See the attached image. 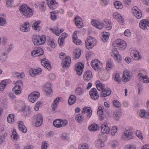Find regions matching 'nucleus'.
<instances>
[{
	"label": "nucleus",
	"instance_id": "33",
	"mask_svg": "<svg viewBox=\"0 0 149 149\" xmlns=\"http://www.w3.org/2000/svg\"><path fill=\"white\" fill-rule=\"evenodd\" d=\"M139 52L136 50H133L131 52V55L136 60H139L141 59Z\"/></svg>",
	"mask_w": 149,
	"mask_h": 149
},
{
	"label": "nucleus",
	"instance_id": "38",
	"mask_svg": "<svg viewBox=\"0 0 149 149\" xmlns=\"http://www.w3.org/2000/svg\"><path fill=\"white\" fill-rule=\"evenodd\" d=\"M75 119L78 123H81L84 121V117L81 114H79L76 116Z\"/></svg>",
	"mask_w": 149,
	"mask_h": 149
},
{
	"label": "nucleus",
	"instance_id": "60",
	"mask_svg": "<svg viewBox=\"0 0 149 149\" xmlns=\"http://www.w3.org/2000/svg\"><path fill=\"white\" fill-rule=\"evenodd\" d=\"M86 108L87 109L86 110V112L89 113L87 115V116L88 118H90L92 114V111L90 107H86Z\"/></svg>",
	"mask_w": 149,
	"mask_h": 149
},
{
	"label": "nucleus",
	"instance_id": "8",
	"mask_svg": "<svg viewBox=\"0 0 149 149\" xmlns=\"http://www.w3.org/2000/svg\"><path fill=\"white\" fill-rule=\"evenodd\" d=\"M91 66L96 70H100L102 67V63L97 59L93 60L91 63Z\"/></svg>",
	"mask_w": 149,
	"mask_h": 149
},
{
	"label": "nucleus",
	"instance_id": "36",
	"mask_svg": "<svg viewBox=\"0 0 149 149\" xmlns=\"http://www.w3.org/2000/svg\"><path fill=\"white\" fill-rule=\"evenodd\" d=\"M60 97H58L54 100V102L52 104V110L55 111L57 108V106L58 104V102L60 101Z\"/></svg>",
	"mask_w": 149,
	"mask_h": 149
},
{
	"label": "nucleus",
	"instance_id": "43",
	"mask_svg": "<svg viewBox=\"0 0 149 149\" xmlns=\"http://www.w3.org/2000/svg\"><path fill=\"white\" fill-rule=\"evenodd\" d=\"M109 33L107 32H104L103 33L102 40L104 42H107L108 40Z\"/></svg>",
	"mask_w": 149,
	"mask_h": 149
},
{
	"label": "nucleus",
	"instance_id": "63",
	"mask_svg": "<svg viewBox=\"0 0 149 149\" xmlns=\"http://www.w3.org/2000/svg\"><path fill=\"white\" fill-rule=\"evenodd\" d=\"M146 111L144 109H143L141 110L139 113V115L142 118H144V117H145V114H146Z\"/></svg>",
	"mask_w": 149,
	"mask_h": 149
},
{
	"label": "nucleus",
	"instance_id": "51",
	"mask_svg": "<svg viewBox=\"0 0 149 149\" xmlns=\"http://www.w3.org/2000/svg\"><path fill=\"white\" fill-rule=\"evenodd\" d=\"M96 146L97 147H102L104 146V143L101 139H99L96 142Z\"/></svg>",
	"mask_w": 149,
	"mask_h": 149
},
{
	"label": "nucleus",
	"instance_id": "56",
	"mask_svg": "<svg viewBox=\"0 0 149 149\" xmlns=\"http://www.w3.org/2000/svg\"><path fill=\"white\" fill-rule=\"evenodd\" d=\"M22 110L23 113L25 115L28 114L30 112V110L28 107H24L22 108Z\"/></svg>",
	"mask_w": 149,
	"mask_h": 149
},
{
	"label": "nucleus",
	"instance_id": "23",
	"mask_svg": "<svg viewBox=\"0 0 149 149\" xmlns=\"http://www.w3.org/2000/svg\"><path fill=\"white\" fill-rule=\"evenodd\" d=\"M111 56L114 58L116 59L117 61L118 62H120L122 59L121 57L119 54L118 52L115 49L113 50L111 53Z\"/></svg>",
	"mask_w": 149,
	"mask_h": 149
},
{
	"label": "nucleus",
	"instance_id": "25",
	"mask_svg": "<svg viewBox=\"0 0 149 149\" xmlns=\"http://www.w3.org/2000/svg\"><path fill=\"white\" fill-rule=\"evenodd\" d=\"M110 128L107 124H103L101 126V131L103 134H108L109 132Z\"/></svg>",
	"mask_w": 149,
	"mask_h": 149
},
{
	"label": "nucleus",
	"instance_id": "10",
	"mask_svg": "<svg viewBox=\"0 0 149 149\" xmlns=\"http://www.w3.org/2000/svg\"><path fill=\"white\" fill-rule=\"evenodd\" d=\"M39 96L40 93L35 91L29 95L28 99L30 102L33 103L36 102Z\"/></svg>",
	"mask_w": 149,
	"mask_h": 149
},
{
	"label": "nucleus",
	"instance_id": "5",
	"mask_svg": "<svg viewBox=\"0 0 149 149\" xmlns=\"http://www.w3.org/2000/svg\"><path fill=\"white\" fill-rule=\"evenodd\" d=\"M23 85L22 82L21 81H18L15 84V86L13 88V90L16 95L20 94L21 92V86Z\"/></svg>",
	"mask_w": 149,
	"mask_h": 149
},
{
	"label": "nucleus",
	"instance_id": "35",
	"mask_svg": "<svg viewBox=\"0 0 149 149\" xmlns=\"http://www.w3.org/2000/svg\"><path fill=\"white\" fill-rule=\"evenodd\" d=\"M51 85L50 83L46 84L45 86V90L47 95H50L52 92Z\"/></svg>",
	"mask_w": 149,
	"mask_h": 149
},
{
	"label": "nucleus",
	"instance_id": "64",
	"mask_svg": "<svg viewBox=\"0 0 149 149\" xmlns=\"http://www.w3.org/2000/svg\"><path fill=\"white\" fill-rule=\"evenodd\" d=\"M111 147L113 148H115L118 145V142L116 141H113L111 142Z\"/></svg>",
	"mask_w": 149,
	"mask_h": 149
},
{
	"label": "nucleus",
	"instance_id": "18",
	"mask_svg": "<svg viewBox=\"0 0 149 149\" xmlns=\"http://www.w3.org/2000/svg\"><path fill=\"white\" fill-rule=\"evenodd\" d=\"M89 93L91 97L93 99L96 100L99 97L97 90L95 88H93L91 89Z\"/></svg>",
	"mask_w": 149,
	"mask_h": 149
},
{
	"label": "nucleus",
	"instance_id": "44",
	"mask_svg": "<svg viewBox=\"0 0 149 149\" xmlns=\"http://www.w3.org/2000/svg\"><path fill=\"white\" fill-rule=\"evenodd\" d=\"M88 129L90 131H95L97 130L98 126L96 124H93L89 125Z\"/></svg>",
	"mask_w": 149,
	"mask_h": 149
},
{
	"label": "nucleus",
	"instance_id": "46",
	"mask_svg": "<svg viewBox=\"0 0 149 149\" xmlns=\"http://www.w3.org/2000/svg\"><path fill=\"white\" fill-rule=\"evenodd\" d=\"M113 63L111 60H108L107 62L106 69L107 70L111 69L113 67Z\"/></svg>",
	"mask_w": 149,
	"mask_h": 149
},
{
	"label": "nucleus",
	"instance_id": "34",
	"mask_svg": "<svg viewBox=\"0 0 149 149\" xmlns=\"http://www.w3.org/2000/svg\"><path fill=\"white\" fill-rule=\"evenodd\" d=\"M50 29L51 31L58 36H59L60 33L63 32L64 31L63 29H60L59 32L57 27H55L54 28H51Z\"/></svg>",
	"mask_w": 149,
	"mask_h": 149
},
{
	"label": "nucleus",
	"instance_id": "17",
	"mask_svg": "<svg viewBox=\"0 0 149 149\" xmlns=\"http://www.w3.org/2000/svg\"><path fill=\"white\" fill-rule=\"evenodd\" d=\"M47 4L51 10H54L58 6L57 3L55 0H46Z\"/></svg>",
	"mask_w": 149,
	"mask_h": 149
},
{
	"label": "nucleus",
	"instance_id": "16",
	"mask_svg": "<svg viewBox=\"0 0 149 149\" xmlns=\"http://www.w3.org/2000/svg\"><path fill=\"white\" fill-rule=\"evenodd\" d=\"M91 23L93 26L99 29H102L104 26L103 22L100 21L93 20Z\"/></svg>",
	"mask_w": 149,
	"mask_h": 149
},
{
	"label": "nucleus",
	"instance_id": "11",
	"mask_svg": "<svg viewBox=\"0 0 149 149\" xmlns=\"http://www.w3.org/2000/svg\"><path fill=\"white\" fill-rule=\"evenodd\" d=\"M71 63V58L70 57L67 56L62 62V65L64 69H67L70 66Z\"/></svg>",
	"mask_w": 149,
	"mask_h": 149
},
{
	"label": "nucleus",
	"instance_id": "12",
	"mask_svg": "<svg viewBox=\"0 0 149 149\" xmlns=\"http://www.w3.org/2000/svg\"><path fill=\"white\" fill-rule=\"evenodd\" d=\"M140 27L143 30L148 29L149 28V21L146 19L141 20L139 23Z\"/></svg>",
	"mask_w": 149,
	"mask_h": 149
},
{
	"label": "nucleus",
	"instance_id": "4",
	"mask_svg": "<svg viewBox=\"0 0 149 149\" xmlns=\"http://www.w3.org/2000/svg\"><path fill=\"white\" fill-rule=\"evenodd\" d=\"M113 44L116 45V47H117L119 49L121 50L125 49L127 47L126 42L120 39H117L114 41Z\"/></svg>",
	"mask_w": 149,
	"mask_h": 149
},
{
	"label": "nucleus",
	"instance_id": "22",
	"mask_svg": "<svg viewBox=\"0 0 149 149\" xmlns=\"http://www.w3.org/2000/svg\"><path fill=\"white\" fill-rule=\"evenodd\" d=\"M132 135V133L131 131V130L128 129L125 130L124 132V135L123 137L124 139H131Z\"/></svg>",
	"mask_w": 149,
	"mask_h": 149
},
{
	"label": "nucleus",
	"instance_id": "24",
	"mask_svg": "<svg viewBox=\"0 0 149 149\" xmlns=\"http://www.w3.org/2000/svg\"><path fill=\"white\" fill-rule=\"evenodd\" d=\"M113 16L115 19H117L120 24L122 25L124 24V18L120 14H119L116 13H115L113 15Z\"/></svg>",
	"mask_w": 149,
	"mask_h": 149
},
{
	"label": "nucleus",
	"instance_id": "55",
	"mask_svg": "<svg viewBox=\"0 0 149 149\" xmlns=\"http://www.w3.org/2000/svg\"><path fill=\"white\" fill-rule=\"evenodd\" d=\"M136 136L141 139H143V137L142 134V133L140 130H137L136 132Z\"/></svg>",
	"mask_w": 149,
	"mask_h": 149
},
{
	"label": "nucleus",
	"instance_id": "20",
	"mask_svg": "<svg viewBox=\"0 0 149 149\" xmlns=\"http://www.w3.org/2000/svg\"><path fill=\"white\" fill-rule=\"evenodd\" d=\"M42 71V69L40 68L35 69H31L29 70L30 74L32 77H34L37 75L40 74Z\"/></svg>",
	"mask_w": 149,
	"mask_h": 149
},
{
	"label": "nucleus",
	"instance_id": "39",
	"mask_svg": "<svg viewBox=\"0 0 149 149\" xmlns=\"http://www.w3.org/2000/svg\"><path fill=\"white\" fill-rule=\"evenodd\" d=\"M76 100V97L75 96L73 95H71L68 100L69 104L71 105L75 103Z\"/></svg>",
	"mask_w": 149,
	"mask_h": 149
},
{
	"label": "nucleus",
	"instance_id": "26",
	"mask_svg": "<svg viewBox=\"0 0 149 149\" xmlns=\"http://www.w3.org/2000/svg\"><path fill=\"white\" fill-rule=\"evenodd\" d=\"M138 76L139 79L142 82L145 83H148L149 82V78L147 76H144L141 73H139Z\"/></svg>",
	"mask_w": 149,
	"mask_h": 149
},
{
	"label": "nucleus",
	"instance_id": "57",
	"mask_svg": "<svg viewBox=\"0 0 149 149\" xmlns=\"http://www.w3.org/2000/svg\"><path fill=\"white\" fill-rule=\"evenodd\" d=\"M6 85V83L5 81L3 80L1 82L0 84V89L3 90L5 88Z\"/></svg>",
	"mask_w": 149,
	"mask_h": 149
},
{
	"label": "nucleus",
	"instance_id": "19",
	"mask_svg": "<svg viewBox=\"0 0 149 149\" xmlns=\"http://www.w3.org/2000/svg\"><path fill=\"white\" fill-rule=\"evenodd\" d=\"M42 65L48 70L51 68L50 62L47 59H42L41 61Z\"/></svg>",
	"mask_w": 149,
	"mask_h": 149
},
{
	"label": "nucleus",
	"instance_id": "9",
	"mask_svg": "<svg viewBox=\"0 0 149 149\" xmlns=\"http://www.w3.org/2000/svg\"><path fill=\"white\" fill-rule=\"evenodd\" d=\"M43 54V50L42 48L40 47H35L31 52V56L34 57L42 55Z\"/></svg>",
	"mask_w": 149,
	"mask_h": 149
},
{
	"label": "nucleus",
	"instance_id": "50",
	"mask_svg": "<svg viewBox=\"0 0 149 149\" xmlns=\"http://www.w3.org/2000/svg\"><path fill=\"white\" fill-rule=\"evenodd\" d=\"M49 146V145L47 141H43L41 144V149H47Z\"/></svg>",
	"mask_w": 149,
	"mask_h": 149
},
{
	"label": "nucleus",
	"instance_id": "29",
	"mask_svg": "<svg viewBox=\"0 0 149 149\" xmlns=\"http://www.w3.org/2000/svg\"><path fill=\"white\" fill-rule=\"evenodd\" d=\"M41 21L39 20L35 21L33 24L32 27L33 29L37 31H38L40 30L41 27L39 25L41 23Z\"/></svg>",
	"mask_w": 149,
	"mask_h": 149
},
{
	"label": "nucleus",
	"instance_id": "14",
	"mask_svg": "<svg viewBox=\"0 0 149 149\" xmlns=\"http://www.w3.org/2000/svg\"><path fill=\"white\" fill-rule=\"evenodd\" d=\"M30 25L28 22H26L20 27V30L23 32H27L30 31Z\"/></svg>",
	"mask_w": 149,
	"mask_h": 149
},
{
	"label": "nucleus",
	"instance_id": "28",
	"mask_svg": "<svg viewBox=\"0 0 149 149\" xmlns=\"http://www.w3.org/2000/svg\"><path fill=\"white\" fill-rule=\"evenodd\" d=\"M75 24L79 28H81L83 26L82 19L79 17H77L75 19Z\"/></svg>",
	"mask_w": 149,
	"mask_h": 149
},
{
	"label": "nucleus",
	"instance_id": "6",
	"mask_svg": "<svg viewBox=\"0 0 149 149\" xmlns=\"http://www.w3.org/2000/svg\"><path fill=\"white\" fill-rule=\"evenodd\" d=\"M68 124V121L66 120L56 119L53 123L54 125L57 128L65 126Z\"/></svg>",
	"mask_w": 149,
	"mask_h": 149
},
{
	"label": "nucleus",
	"instance_id": "49",
	"mask_svg": "<svg viewBox=\"0 0 149 149\" xmlns=\"http://www.w3.org/2000/svg\"><path fill=\"white\" fill-rule=\"evenodd\" d=\"M113 79L116 81L120 83L121 81L120 75L118 73H115L113 76Z\"/></svg>",
	"mask_w": 149,
	"mask_h": 149
},
{
	"label": "nucleus",
	"instance_id": "54",
	"mask_svg": "<svg viewBox=\"0 0 149 149\" xmlns=\"http://www.w3.org/2000/svg\"><path fill=\"white\" fill-rule=\"evenodd\" d=\"M79 149H89L88 145L86 143L80 144L79 146Z\"/></svg>",
	"mask_w": 149,
	"mask_h": 149
},
{
	"label": "nucleus",
	"instance_id": "30",
	"mask_svg": "<svg viewBox=\"0 0 149 149\" xmlns=\"http://www.w3.org/2000/svg\"><path fill=\"white\" fill-rule=\"evenodd\" d=\"M92 78V73L91 71L88 70L86 72L84 75V78L85 80L89 81Z\"/></svg>",
	"mask_w": 149,
	"mask_h": 149
},
{
	"label": "nucleus",
	"instance_id": "53",
	"mask_svg": "<svg viewBox=\"0 0 149 149\" xmlns=\"http://www.w3.org/2000/svg\"><path fill=\"white\" fill-rule=\"evenodd\" d=\"M25 75L24 74L23 72L19 73L18 72H15V73L14 76L20 79L23 78L25 76Z\"/></svg>",
	"mask_w": 149,
	"mask_h": 149
},
{
	"label": "nucleus",
	"instance_id": "42",
	"mask_svg": "<svg viewBox=\"0 0 149 149\" xmlns=\"http://www.w3.org/2000/svg\"><path fill=\"white\" fill-rule=\"evenodd\" d=\"M115 7L118 9H122L123 7V5L122 3L120 1H116L114 3Z\"/></svg>",
	"mask_w": 149,
	"mask_h": 149
},
{
	"label": "nucleus",
	"instance_id": "40",
	"mask_svg": "<svg viewBox=\"0 0 149 149\" xmlns=\"http://www.w3.org/2000/svg\"><path fill=\"white\" fill-rule=\"evenodd\" d=\"M11 138L13 141H16L18 138V135L16 132L15 129H14L13 131Z\"/></svg>",
	"mask_w": 149,
	"mask_h": 149
},
{
	"label": "nucleus",
	"instance_id": "32",
	"mask_svg": "<svg viewBox=\"0 0 149 149\" xmlns=\"http://www.w3.org/2000/svg\"><path fill=\"white\" fill-rule=\"evenodd\" d=\"M23 124L24 123L22 121H19L18 123V128L19 130L23 133H26L27 131V129Z\"/></svg>",
	"mask_w": 149,
	"mask_h": 149
},
{
	"label": "nucleus",
	"instance_id": "7",
	"mask_svg": "<svg viewBox=\"0 0 149 149\" xmlns=\"http://www.w3.org/2000/svg\"><path fill=\"white\" fill-rule=\"evenodd\" d=\"M132 77V73L130 71L126 70L123 72L122 80L124 82H126L130 81Z\"/></svg>",
	"mask_w": 149,
	"mask_h": 149
},
{
	"label": "nucleus",
	"instance_id": "31",
	"mask_svg": "<svg viewBox=\"0 0 149 149\" xmlns=\"http://www.w3.org/2000/svg\"><path fill=\"white\" fill-rule=\"evenodd\" d=\"M111 90L108 88H104L102 91L100 97H105L109 96L111 93Z\"/></svg>",
	"mask_w": 149,
	"mask_h": 149
},
{
	"label": "nucleus",
	"instance_id": "27",
	"mask_svg": "<svg viewBox=\"0 0 149 149\" xmlns=\"http://www.w3.org/2000/svg\"><path fill=\"white\" fill-rule=\"evenodd\" d=\"M77 31H75L73 33V40L74 43L77 45H81L82 44V42L81 40L77 39Z\"/></svg>",
	"mask_w": 149,
	"mask_h": 149
},
{
	"label": "nucleus",
	"instance_id": "62",
	"mask_svg": "<svg viewBox=\"0 0 149 149\" xmlns=\"http://www.w3.org/2000/svg\"><path fill=\"white\" fill-rule=\"evenodd\" d=\"M6 23V20L5 19L0 17V25L3 26Z\"/></svg>",
	"mask_w": 149,
	"mask_h": 149
},
{
	"label": "nucleus",
	"instance_id": "45",
	"mask_svg": "<svg viewBox=\"0 0 149 149\" xmlns=\"http://www.w3.org/2000/svg\"><path fill=\"white\" fill-rule=\"evenodd\" d=\"M14 115L11 114L9 115L7 118V121L10 123H12L14 122Z\"/></svg>",
	"mask_w": 149,
	"mask_h": 149
},
{
	"label": "nucleus",
	"instance_id": "52",
	"mask_svg": "<svg viewBox=\"0 0 149 149\" xmlns=\"http://www.w3.org/2000/svg\"><path fill=\"white\" fill-rule=\"evenodd\" d=\"M84 92V90L81 87H77L75 90V93L76 95H80L83 94Z\"/></svg>",
	"mask_w": 149,
	"mask_h": 149
},
{
	"label": "nucleus",
	"instance_id": "1",
	"mask_svg": "<svg viewBox=\"0 0 149 149\" xmlns=\"http://www.w3.org/2000/svg\"><path fill=\"white\" fill-rule=\"evenodd\" d=\"M19 10L21 15L26 18L30 17L33 15L32 10L26 4H23L20 6Z\"/></svg>",
	"mask_w": 149,
	"mask_h": 149
},
{
	"label": "nucleus",
	"instance_id": "41",
	"mask_svg": "<svg viewBox=\"0 0 149 149\" xmlns=\"http://www.w3.org/2000/svg\"><path fill=\"white\" fill-rule=\"evenodd\" d=\"M74 59H77L79 58L80 57L81 52L80 49H76L74 52Z\"/></svg>",
	"mask_w": 149,
	"mask_h": 149
},
{
	"label": "nucleus",
	"instance_id": "21",
	"mask_svg": "<svg viewBox=\"0 0 149 149\" xmlns=\"http://www.w3.org/2000/svg\"><path fill=\"white\" fill-rule=\"evenodd\" d=\"M43 121V117L40 114L36 115V119L35 123V125L37 127H39L41 125Z\"/></svg>",
	"mask_w": 149,
	"mask_h": 149
},
{
	"label": "nucleus",
	"instance_id": "59",
	"mask_svg": "<svg viewBox=\"0 0 149 149\" xmlns=\"http://www.w3.org/2000/svg\"><path fill=\"white\" fill-rule=\"evenodd\" d=\"M117 131V128L116 126L113 127L111 130V133L112 136H114Z\"/></svg>",
	"mask_w": 149,
	"mask_h": 149
},
{
	"label": "nucleus",
	"instance_id": "3",
	"mask_svg": "<svg viewBox=\"0 0 149 149\" xmlns=\"http://www.w3.org/2000/svg\"><path fill=\"white\" fill-rule=\"evenodd\" d=\"M85 42L86 47L88 49H92L97 44V41L95 38L91 36L88 37Z\"/></svg>",
	"mask_w": 149,
	"mask_h": 149
},
{
	"label": "nucleus",
	"instance_id": "15",
	"mask_svg": "<svg viewBox=\"0 0 149 149\" xmlns=\"http://www.w3.org/2000/svg\"><path fill=\"white\" fill-rule=\"evenodd\" d=\"M84 67V65L79 63L76 64V68L77 74L81 75L82 74Z\"/></svg>",
	"mask_w": 149,
	"mask_h": 149
},
{
	"label": "nucleus",
	"instance_id": "37",
	"mask_svg": "<svg viewBox=\"0 0 149 149\" xmlns=\"http://www.w3.org/2000/svg\"><path fill=\"white\" fill-rule=\"evenodd\" d=\"M96 84L97 89L99 91H102L105 88L104 85L101 83L99 81H96Z\"/></svg>",
	"mask_w": 149,
	"mask_h": 149
},
{
	"label": "nucleus",
	"instance_id": "47",
	"mask_svg": "<svg viewBox=\"0 0 149 149\" xmlns=\"http://www.w3.org/2000/svg\"><path fill=\"white\" fill-rule=\"evenodd\" d=\"M121 116V113L119 111H115L113 114V118L116 120H118Z\"/></svg>",
	"mask_w": 149,
	"mask_h": 149
},
{
	"label": "nucleus",
	"instance_id": "48",
	"mask_svg": "<svg viewBox=\"0 0 149 149\" xmlns=\"http://www.w3.org/2000/svg\"><path fill=\"white\" fill-rule=\"evenodd\" d=\"M104 22L107 24V27H106L107 29L108 30L111 29L112 28V24L110 21L108 19H105L104 20Z\"/></svg>",
	"mask_w": 149,
	"mask_h": 149
},
{
	"label": "nucleus",
	"instance_id": "58",
	"mask_svg": "<svg viewBox=\"0 0 149 149\" xmlns=\"http://www.w3.org/2000/svg\"><path fill=\"white\" fill-rule=\"evenodd\" d=\"M7 136V134L5 133L0 136V144L4 141Z\"/></svg>",
	"mask_w": 149,
	"mask_h": 149
},
{
	"label": "nucleus",
	"instance_id": "13",
	"mask_svg": "<svg viewBox=\"0 0 149 149\" xmlns=\"http://www.w3.org/2000/svg\"><path fill=\"white\" fill-rule=\"evenodd\" d=\"M132 11L133 14L137 18L140 19L142 17V12L136 6L133 7L132 8Z\"/></svg>",
	"mask_w": 149,
	"mask_h": 149
},
{
	"label": "nucleus",
	"instance_id": "2",
	"mask_svg": "<svg viewBox=\"0 0 149 149\" xmlns=\"http://www.w3.org/2000/svg\"><path fill=\"white\" fill-rule=\"evenodd\" d=\"M46 37L45 35L42 36L34 35L32 37V41L35 45L39 46L45 43L46 41Z\"/></svg>",
	"mask_w": 149,
	"mask_h": 149
},
{
	"label": "nucleus",
	"instance_id": "61",
	"mask_svg": "<svg viewBox=\"0 0 149 149\" xmlns=\"http://www.w3.org/2000/svg\"><path fill=\"white\" fill-rule=\"evenodd\" d=\"M114 106L117 108L120 107V102L117 100H114L113 101Z\"/></svg>",
	"mask_w": 149,
	"mask_h": 149
}]
</instances>
